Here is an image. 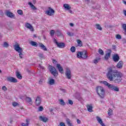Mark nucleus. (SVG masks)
<instances>
[{"instance_id": "obj_1", "label": "nucleus", "mask_w": 126, "mask_h": 126, "mask_svg": "<svg viewBox=\"0 0 126 126\" xmlns=\"http://www.w3.org/2000/svg\"><path fill=\"white\" fill-rule=\"evenodd\" d=\"M107 69L106 76L110 81H114L115 83H120L122 81L123 74L121 72L112 67H109Z\"/></svg>"}, {"instance_id": "obj_2", "label": "nucleus", "mask_w": 126, "mask_h": 126, "mask_svg": "<svg viewBox=\"0 0 126 126\" xmlns=\"http://www.w3.org/2000/svg\"><path fill=\"white\" fill-rule=\"evenodd\" d=\"M14 49L15 51L19 53V56L20 59H23V57H24V54L22 53L23 52V50L20 47V44H18L17 42H15V45H14Z\"/></svg>"}, {"instance_id": "obj_3", "label": "nucleus", "mask_w": 126, "mask_h": 126, "mask_svg": "<svg viewBox=\"0 0 126 126\" xmlns=\"http://www.w3.org/2000/svg\"><path fill=\"white\" fill-rule=\"evenodd\" d=\"M96 91L100 98H101V99H104V97H105V90H104V88L97 87L96 89Z\"/></svg>"}, {"instance_id": "obj_4", "label": "nucleus", "mask_w": 126, "mask_h": 126, "mask_svg": "<svg viewBox=\"0 0 126 126\" xmlns=\"http://www.w3.org/2000/svg\"><path fill=\"white\" fill-rule=\"evenodd\" d=\"M77 58H78V59H84V60H86V59L88 58V56H87V52L86 51L78 52L77 54Z\"/></svg>"}, {"instance_id": "obj_5", "label": "nucleus", "mask_w": 126, "mask_h": 126, "mask_svg": "<svg viewBox=\"0 0 126 126\" xmlns=\"http://www.w3.org/2000/svg\"><path fill=\"white\" fill-rule=\"evenodd\" d=\"M49 70L51 73L54 75V76H58L59 75V72L57 71V69L54 66H51L49 68Z\"/></svg>"}, {"instance_id": "obj_6", "label": "nucleus", "mask_w": 126, "mask_h": 126, "mask_svg": "<svg viewBox=\"0 0 126 126\" xmlns=\"http://www.w3.org/2000/svg\"><path fill=\"white\" fill-rule=\"evenodd\" d=\"M45 14L49 15V16H52L55 14V10L52 9L51 7L48 8V10L45 11Z\"/></svg>"}, {"instance_id": "obj_7", "label": "nucleus", "mask_w": 126, "mask_h": 126, "mask_svg": "<svg viewBox=\"0 0 126 126\" xmlns=\"http://www.w3.org/2000/svg\"><path fill=\"white\" fill-rule=\"evenodd\" d=\"M65 76L68 79H71V71L69 68H66L65 72Z\"/></svg>"}, {"instance_id": "obj_8", "label": "nucleus", "mask_w": 126, "mask_h": 126, "mask_svg": "<svg viewBox=\"0 0 126 126\" xmlns=\"http://www.w3.org/2000/svg\"><path fill=\"white\" fill-rule=\"evenodd\" d=\"M109 89H111V90H114V91H116V92H119L120 91V89L117 86H115L114 85L110 84L107 87Z\"/></svg>"}, {"instance_id": "obj_9", "label": "nucleus", "mask_w": 126, "mask_h": 126, "mask_svg": "<svg viewBox=\"0 0 126 126\" xmlns=\"http://www.w3.org/2000/svg\"><path fill=\"white\" fill-rule=\"evenodd\" d=\"M7 81L12 82V83H16L17 82V79L13 77H7Z\"/></svg>"}, {"instance_id": "obj_10", "label": "nucleus", "mask_w": 126, "mask_h": 126, "mask_svg": "<svg viewBox=\"0 0 126 126\" xmlns=\"http://www.w3.org/2000/svg\"><path fill=\"white\" fill-rule=\"evenodd\" d=\"M5 14L6 15V16L10 17V18H13V17H14V15L13 13L8 10H6L5 11Z\"/></svg>"}, {"instance_id": "obj_11", "label": "nucleus", "mask_w": 126, "mask_h": 126, "mask_svg": "<svg viewBox=\"0 0 126 126\" xmlns=\"http://www.w3.org/2000/svg\"><path fill=\"white\" fill-rule=\"evenodd\" d=\"M56 67H57L60 73H63V68L62 66H61V64L57 63L56 65Z\"/></svg>"}, {"instance_id": "obj_12", "label": "nucleus", "mask_w": 126, "mask_h": 126, "mask_svg": "<svg viewBox=\"0 0 126 126\" xmlns=\"http://www.w3.org/2000/svg\"><path fill=\"white\" fill-rule=\"evenodd\" d=\"M35 104L36 106H40L41 104V98L38 96L35 99Z\"/></svg>"}, {"instance_id": "obj_13", "label": "nucleus", "mask_w": 126, "mask_h": 126, "mask_svg": "<svg viewBox=\"0 0 126 126\" xmlns=\"http://www.w3.org/2000/svg\"><path fill=\"white\" fill-rule=\"evenodd\" d=\"M113 60L115 63H118V62L120 61V56H119V55L118 54L114 55L113 57Z\"/></svg>"}, {"instance_id": "obj_14", "label": "nucleus", "mask_w": 126, "mask_h": 126, "mask_svg": "<svg viewBox=\"0 0 126 126\" xmlns=\"http://www.w3.org/2000/svg\"><path fill=\"white\" fill-rule=\"evenodd\" d=\"M25 27H26V28H28V29H30L31 31H32V32L34 31V28H33V26H32L31 24L28 23L26 24Z\"/></svg>"}, {"instance_id": "obj_15", "label": "nucleus", "mask_w": 126, "mask_h": 126, "mask_svg": "<svg viewBox=\"0 0 126 126\" xmlns=\"http://www.w3.org/2000/svg\"><path fill=\"white\" fill-rule=\"evenodd\" d=\"M57 45L58 48H60V49H63V48L65 47V44H64L63 42H57Z\"/></svg>"}, {"instance_id": "obj_16", "label": "nucleus", "mask_w": 126, "mask_h": 126, "mask_svg": "<svg viewBox=\"0 0 126 126\" xmlns=\"http://www.w3.org/2000/svg\"><path fill=\"white\" fill-rule=\"evenodd\" d=\"M96 118L98 123H99V124H100L101 126H106L105 124H104V123H103V121H102V119L99 116H96Z\"/></svg>"}, {"instance_id": "obj_17", "label": "nucleus", "mask_w": 126, "mask_h": 126, "mask_svg": "<svg viewBox=\"0 0 126 126\" xmlns=\"http://www.w3.org/2000/svg\"><path fill=\"white\" fill-rule=\"evenodd\" d=\"M39 120L43 123H47V121H48V119L47 117H43V116H39Z\"/></svg>"}, {"instance_id": "obj_18", "label": "nucleus", "mask_w": 126, "mask_h": 126, "mask_svg": "<svg viewBox=\"0 0 126 126\" xmlns=\"http://www.w3.org/2000/svg\"><path fill=\"white\" fill-rule=\"evenodd\" d=\"M124 65V63L122 61H120L117 64V67L118 68H123V66Z\"/></svg>"}, {"instance_id": "obj_19", "label": "nucleus", "mask_w": 126, "mask_h": 126, "mask_svg": "<svg viewBox=\"0 0 126 126\" xmlns=\"http://www.w3.org/2000/svg\"><path fill=\"white\" fill-rule=\"evenodd\" d=\"M25 100L27 103H29L30 105H32L33 104V102H32V99H31V97H27L25 98Z\"/></svg>"}, {"instance_id": "obj_20", "label": "nucleus", "mask_w": 126, "mask_h": 126, "mask_svg": "<svg viewBox=\"0 0 126 126\" xmlns=\"http://www.w3.org/2000/svg\"><path fill=\"white\" fill-rule=\"evenodd\" d=\"M63 6L64 7V9L66 10H69L71 8V7H70V6L67 4H64Z\"/></svg>"}, {"instance_id": "obj_21", "label": "nucleus", "mask_w": 126, "mask_h": 126, "mask_svg": "<svg viewBox=\"0 0 126 126\" xmlns=\"http://www.w3.org/2000/svg\"><path fill=\"white\" fill-rule=\"evenodd\" d=\"M87 108L89 112H90L91 113L93 112V107H92V105H88L87 106Z\"/></svg>"}, {"instance_id": "obj_22", "label": "nucleus", "mask_w": 126, "mask_h": 126, "mask_svg": "<svg viewBox=\"0 0 126 126\" xmlns=\"http://www.w3.org/2000/svg\"><path fill=\"white\" fill-rule=\"evenodd\" d=\"M39 47H40L41 49H42V50H43V51L47 50L46 46H45V45H44V44H43L42 43H39Z\"/></svg>"}, {"instance_id": "obj_23", "label": "nucleus", "mask_w": 126, "mask_h": 126, "mask_svg": "<svg viewBox=\"0 0 126 126\" xmlns=\"http://www.w3.org/2000/svg\"><path fill=\"white\" fill-rule=\"evenodd\" d=\"M16 75L19 79H22V76L20 74V72L19 71L16 72Z\"/></svg>"}, {"instance_id": "obj_24", "label": "nucleus", "mask_w": 126, "mask_h": 126, "mask_svg": "<svg viewBox=\"0 0 126 126\" xmlns=\"http://www.w3.org/2000/svg\"><path fill=\"white\" fill-rule=\"evenodd\" d=\"M30 44L32 45L33 46V47H38V43L37 42L34 41H32L30 42Z\"/></svg>"}, {"instance_id": "obj_25", "label": "nucleus", "mask_w": 126, "mask_h": 126, "mask_svg": "<svg viewBox=\"0 0 126 126\" xmlns=\"http://www.w3.org/2000/svg\"><path fill=\"white\" fill-rule=\"evenodd\" d=\"M28 4L30 6V7H31V8L33 10H36V9H37V8H36V7H35V6L33 4H32V3L30 2H29Z\"/></svg>"}, {"instance_id": "obj_26", "label": "nucleus", "mask_w": 126, "mask_h": 126, "mask_svg": "<svg viewBox=\"0 0 126 126\" xmlns=\"http://www.w3.org/2000/svg\"><path fill=\"white\" fill-rule=\"evenodd\" d=\"M55 83V80L54 79H50L48 81V84L50 85H54Z\"/></svg>"}, {"instance_id": "obj_27", "label": "nucleus", "mask_w": 126, "mask_h": 126, "mask_svg": "<svg viewBox=\"0 0 126 126\" xmlns=\"http://www.w3.org/2000/svg\"><path fill=\"white\" fill-rule=\"evenodd\" d=\"M111 57V53H107L106 54L105 56H104V59L105 60H108L109 58Z\"/></svg>"}, {"instance_id": "obj_28", "label": "nucleus", "mask_w": 126, "mask_h": 126, "mask_svg": "<svg viewBox=\"0 0 126 126\" xmlns=\"http://www.w3.org/2000/svg\"><path fill=\"white\" fill-rule=\"evenodd\" d=\"M66 123H67V125H68V126H73V125L72 124V123H70V120L67 119L66 120Z\"/></svg>"}, {"instance_id": "obj_29", "label": "nucleus", "mask_w": 126, "mask_h": 126, "mask_svg": "<svg viewBox=\"0 0 126 126\" xmlns=\"http://www.w3.org/2000/svg\"><path fill=\"white\" fill-rule=\"evenodd\" d=\"M59 102L60 103V105H61L62 106H65V102H64V101H63V99H60Z\"/></svg>"}, {"instance_id": "obj_30", "label": "nucleus", "mask_w": 126, "mask_h": 126, "mask_svg": "<svg viewBox=\"0 0 126 126\" xmlns=\"http://www.w3.org/2000/svg\"><path fill=\"white\" fill-rule=\"evenodd\" d=\"M98 53L101 55V56H104V51H103V50L100 48L98 49Z\"/></svg>"}, {"instance_id": "obj_31", "label": "nucleus", "mask_w": 126, "mask_h": 126, "mask_svg": "<svg viewBox=\"0 0 126 126\" xmlns=\"http://www.w3.org/2000/svg\"><path fill=\"white\" fill-rule=\"evenodd\" d=\"M77 43H78V45H79V46L80 47H82V45H83V43H82V41H81V40H77Z\"/></svg>"}, {"instance_id": "obj_32", "label": "nucleus", "mask_w": 126, "mask_h": 126, "mask_svg": "<svg viewBox=\"0 0 126 126\" xmlns=\"http://www.w3.org/2000/svg\"><path fill=\"white\" fill-rule=\"evenodd\" d=\"M95 26L96 27V29H98V30H102V27H101L100 24H96Z\"/></svg>"}, {"instance_id": "obj_33", "label": "nucleus", "mask_w": 126, "mask_h": 126, "mask_svg": "<svg viewBox=\"0 0 126 126\" xmlns=\"http://www.w3.org/2000/svg\"><path fill=\"white\" fill-rule=\"evenodd\" d=\"M12 106H13V107H16V106H19V104L17 103L16 101L12 102Z\"/></svg>"}, {"instance_id": "obj_34", "label": "nucleus", "mask_w": 126, "mask_h": 126, "mask_svg": "<svg viewBox=\"0 0 126 126\" xmlns=\"http://www.w3.org/2000/svg\"><path fill=\"white\" fill-rule=\"evenodd\" d=\"M108 113L109 116H112L113 115V110L109 109Z\"/></svg>"}, {"instance_id": "obj_35", "label": "nucleus", "mask_w": 126, "mask_h": 126, "mask_svg": "<svg viewBox=\"0 0 126 126\" xmlns=\"http://www.w3.org/2000/svg\"><path fill=\"white\" fill-rule=\"evenodd\" d=\"M70 50L71 52H72V53H74V52H75V50H76L75 47L72 46Z\"/></svg>"}, {"instance_id": "obj_36", "label": "nucleus", "mask_w": 126, "mask_h": 126, "mask_svg": "<svg viewBox=\"0 0 126 126\" xmlns=\"http://www.w3.org/2000/svg\"><path fill=\"white\" fill-rule=\"evenodd\" d=\"M17 13H18L20 15H23V11H22V10H18L17 11Z\"/></svg>"}, {"instance_id": "obj_37", "label": "nucleus", "mask_w": 126, "mask_h": 126, "mask_svg": "<svg viewBox=\"0 0 126 126\" xmlns=\"http://www.w3.org/2000/svg\"><path fill=\"white\" fill-rule=\"evenodd\" d=\"M9 45L8 43L7 42H4L3 44V47H4V48H8Z\"/></svg>"}, {"instance_id": "obj_38", "label": "nucleus", "mask_w": 126, "mask_h": 126, "mask_svg": "<svg viewBox=\"0 0 126 126\" xmlns=\"http://www.w3.org/2000/svg\"><path fill=\"white\" fill-rule=\"evenodd\" d=\"M27 123H22V126H28V125H29V122H28V120H26Z\"/></svg>"}, {"instance_id": "obj_39", "label": "nucleus", "mask_w": 126, "mask_h": 126, "mask_svg": "<svg viewBox=\"0 0 126 126\" xmlns=\"http://www.w3.org/2000/svg\"><path fill=\"white\" fill-rule=\"evenodd\" d=\"M39 112H42V111H43L44 110V107H43V106H40L38 107V109Z\"/></svg>"}, {"instance_id": "obj_40", "label": "nucleus", "mask_w": 126, "mask_h": 126, "mask_svg": "<svg viewBox=\"0 0 126 126\" xmlns=\"http://www.w3.org/2000/svg\"><path fill=\"white\" fill-rule=\"evenodd\" d=\"M103 84H104V85H105V86H109V85L110 84L109 83H108L107 81H104L103 82H102Z\"/></svg>"}, {"instance_id": "obj_41", "label": "nucleus", "mask_w": 126, "mask_h": 126, "mask_svg": "<svg viewBox=\"0 0 126 126\" xmlns=\"http://www.w3.org/2000/svg\"><path fill=\"white\" fill-rule=\"evenodd\" d=\"M67 34L68 35V36H73L74 35V33H73V32H67Z\"/></svg>"}, {"instance_id": "obj_42", "label": "nucleus", "mask_w": 126, "mask_h": 126, "mask_svg": "<svg viewBox=\"0 0 126 126\" xmlns=\"http://www.w3.org/2000/svg\"><path fill=\"white\" fill-rule=\"evenodd\" d=\"M116 38L119 39V40H121V39H122V36L120 34H117L116 36Z\"/></svg>"}, {"instance_id": "obj_43", "label": "nucleus", "mask_w": 126, "mask_h": 126, "mask_svg": "<svg viewBox=\"0 0 126 126\" xmlns=\"http://www.w3.org/2000/svg\"><path fill=\"white\" fill-rule=\"evenodd\" d=\"M100 59L96 58L95 60H94V63H98V61H99Z\"/></svg>"}, {"instance_id": "obj_44", "label": "nucleus", "mask_w": 126, "mask_h": 126, "mask_svg": "<svg viewBox=\"0 0 126 126\" xmlns=\"http://www.w3.org/2000/svg\"><path fill=\"white\" fill-rule=\"evenodd\" d=\"M68 103L70 104V105H73V101H72V100H70V99H69L68 100Z\"/></svg>"}, {"instance_id": "obj_45", "label": "nucleus", "mask_w": 126, "mask_h": 126, "mask_svg": "<svg viewBox=\"0 0 126 126\" xmlns=\"http://www.w3.org/2000/svg\"><path fill=\"white\" fill-rule=\"evenodd\" d=\"M50 34L51 35V36H54V35H55V31L51 30L50 32Z\"/></svg>"}, {"instance_id": "obj_46", "label": "nucleus", "mask_w": 126, "mask_h": 126, "mask_svg": "<svg viewBox=\"0 0 126 126\" xmlns=\"http://www.w3.org/2000/svg\"><path fill=\"white\" fill-rule=\"evenodd\" d=\"M38 57H39V58H40L41 59H43V58H44L43 54H41V53L38 54Z\"/></svg>"}, {"instance_id": "obj_47", "label": "nucleus", "mask_w": 126, "mask_h": 126, "mask_svg": "<svg viewBox=\"0 0 126 126\" xmlns=\"http://www.w3.org/2000/svg\"><path fill=\"white\" fill-rule=\"evenodd\" d=\"M2 89L3 91H6V90H7V88L5 86L2 87Z\"/></svg>"}, {"instance_id": "obj_48", "label": "nucleus", "mask_w": 126, "mask_h": 126, "mask_svg": "<svg viewBox=\"0 0 126 126\" xmlns=\"http://www.w3.org/2000/svg\"><path fill=\"white\" fill-rule=\"evenodd\" d=\"M77 124H78V125H80V124H81V121H80V120L77 119Z\"/></svg>"}, {"instance_id": "obj_49", "label": "nucleus", "mask_w": 126, "mask_h": 126, "mask_svg": "<svg viewBox=\"0 0 126 126\" xmlns=\"http://www.w3.org/2000/svg\"><path fill=\"white\" fill-rule=\"evenodd\" d=\"M61 126H65V124L64 123L61 122L60 123Z\"/></svg>"}, {"instance_id": "obj_50", "label": "nucleus", "mask_w": 126, "mask_h": 126, "mask_svg": "<svg viewBox=\"0 0 126 126\" xmlns=\"http://www.w3.org/2000/svg\"><path fill=\"white\" fill-rule=\"evenodd\" d=\"M60 90L62 91V92H63V93H65V90L63 89H60Z\"/></svg>"}, {"instance_id": "obj_51", "label": "nucleus", "mask_w": 126, "mask_h": 126, "mask_svg": "<svg viewBox=\"0 0 126 126\" xmlns=\"http://www.w3.org/2000/svg\"><path fill=\"white\" fill-rule=\"evenodd\" d=\"M112 49H113V50H116V45H112Z\"/></svg>"}, {"instance_id": "obj_52", "label": "nucleus", "mask_w": 126, "mask_h": 126, "mask_svg": "<svg viewBox=\"0 0 126 126\" xmlns=\"http://www.w3.org/2000/svg\"><path fill=\"white\" fill-rule=\"evenodd\" d=\"M57 35H61V32H60V31H57Z\"/></svg>"}, {"instance_id": "obj_53", "label": "nucleus", "mask_w": 126, "mask_h": 126, "mask_svg": "<svg viewBox=\"0 0 126 126\" xmlns=\"http://www.w3.org/2000/svg\"><path fill=\"white\" fill-rule=\"evenodd\" d=\"M53 63H56L57 61L55 59H53Z\"/></svg>"}, {"instance_id": "obj_54", "label": "nucleus", "mask_w": 126, "mask_h": 126, "mask_svg": "<svg viewBox=\"0 0 126 126\" xmlns=\"http://www.w3.org/2000/svg\"><path fill=\"white\" fill-rule=\"evenodd\" d=\"M39 84H42L43 83V81L42 80H40L39 82Z\"/></svg>"}, {"instance_id": "obj_55", "label": "nucleus", "mask_w": 126, "mask_h": 126, "mask_svg": "<svg viewBox=\"0 0 126 126\" xmlns=\"http://www.w3.org/2000/svg\"><path fill=\"white\" fill-rule=\"evenodd\" d=\"M39 67H40V68H42V69H44V67L42 66H41V65H39Z\"/></svg>"}, {"instance_id": "obj_56", "label": "nucleus", "mask_w": 126, "mask_h": 126, "mask_svg": "<svg viewBox=\"0 0 126 126\" xmlns=\"http://www.w3.org/2000/svg\"><path fill=\"white\" fill-rule=\"evenodd\" d=\"M54 43H55L57 45V43H58V41H57V39H54Z\"/></svg>"}, {"instance_id": "obj_57", "label": "nucleus", "mask_w": 126, "mask_h": 126, "mask_svg": "<svg viewBox=\"0 0 126 126\" xmlns=\"http://www.w3.org/2000/svg\"><path fill=\"white\" fill-rule=\"evenodd\" d=\"M74 25L73 23H70V26H71V27H73Z\"/></svg>"}, {"instance_id": "obj_58", "label": "nucleus", "mask_w": 126, "mask_h": 126, "mask_svg": "<svg viewBox=\"0 0 126 126\" xmlns=\"http://www.w3.org/2000/svg\"><path fill=\"white\" fill-rule=\"evenodd\" d=\"M69 13H72V11L71 10H69Z\"/></svg>"}, {"instance_id": "obj_59", "label": "nucleus", "mask_w": 126, "mask_h": 126, "mask_svg": "<svg viewBox=\"0 0 126 126\" xmlns=\"http://www.w3.org/2000/svg\"><path fill=\"white\" fill-rule=\"evenodd\" d=\"M85 0L87 2H89V1H90V0Z\"/></svg>"}, {"instance_id": "obj_60", "label": "nucleus", "mask_w": 126, "mask_h": 126, "mask_svg": "<svg viewBox=\"0 0 126 126\" xmlns=\"http://www.w3.org/2000/svg\"><path fill=\"white\" fill-rule=\"evenodd\" d=\"M123 2H124V4H126V1H124Z\"/></svg>"}, {"instance_id": "obj_61", "label": "nucleus", "mask_w": 126, "mask_h": 126, "mask_svg": "<svg viewBox=\"0 0 126 126\" xmlns=\"http://www.w3.org/2000/svg\"><path fill=\"white\" fill-rule=\"evenodd\" d=\"M33 37H34V38H36L37 36H36V35L34 34V35H33Z\"/></svg>"}, {"instance_id": "obj_62", "label": "nucleus", "mask_w": 126, "mask_h": 126, "mask_svg": "<svg viewBox=\"0 0 126 126\" xmlns=\"http://www.w3.org/2000/svg\"><path fill=\"white\" fill-rule=\"evenodd\" d=\"M50 112H53V109H51L50 110Z\"/></svg>"}, {"instance_id": "obj_63", "label": "nucleus", "mask_w": 126, "mask_h": 126, "mask_svg": "<svg viewBox=\"0 0 126 126\" xmlns=\"http://www.w3.org/2000/svg\"><path fill=\"white\" fill-rule=\"evenodd\" d=\"M0 73H1V70L0 69Z\"/></svg>"}, {"instance_id": "obj_64", "label": "nucleus", "mask_w": 126, "mask_h": 126, "mask_svg": "<svg viewBox=\"0 0 126 126\" xmlns=\"http://www.w3.org/2000/svg\"><path fill=\"white\" fill-rule=\"evenodd\" d=\"M44 39H46V37H44Z\"/></svg>"}]
</instances>
